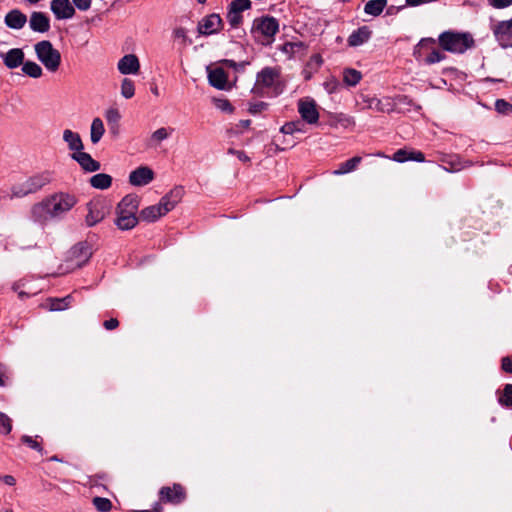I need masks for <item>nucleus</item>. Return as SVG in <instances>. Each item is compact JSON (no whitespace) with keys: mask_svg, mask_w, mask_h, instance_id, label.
I'll return each instance as SVG.
<instances>
[{"mask_svg":"<svg viewBox=\"0 0 512 512\" xmlns=\"http://www.w3.org/2000/svg\"><path fill=\"white\" fill-rule=\"evenodd\" d=\"M77 197L68 193H55L31 208V217L35 222L46 223L52 219H60L76 204Z\"/></svg>","mask_w":512,"mask_h":512,"instance_id":"1","label":"nucleus"},{"mask_svg":"<svg viewBox=\"0 0 512 512\" xmlns=\"http://www.w3.org/2000/svg\"><path fill=\"white\" fill-rule=\"evenodd\" d=\"M184 194V189L180 186L173 188L169 193L161 198L159 203L148 206L141 210L139 218L146 222H155L160 217L173 210L180 202Z\"/></svg>","mask_w":512,"mask_h":512,"instance_id":"2","label":"nucleus"},{"mask_svg":"<svg viewBox=\"0 0 512 512\" xmlns=\"http://www.w3.org/2000/svg\"><path fill=\"white\" fill-rule=\"evenodd\" d=\"M139 201L135 195H126L117 206V217L115 224L121 230H130L134 228L138 220L136 212L138 210Z\"/></svg>","mask_w":512,"mask_h":512,"instance_id":"3","label":"nucleus"},{"mask_svg":"<svg viewBox=\"0 0 512 512\" xmlns=\"http://www.w3.org/2000/svg\"><path fill=\"white\" fill-rule=\"evenodd\" d=\"M440 46L451 53H464L474 45V40L469 33L446 31L439 35Z\"/></svg>","mask_w":512,"mask_h":512,"instance_id":"4","label":"nucleus"},{"mask_svg":"<svg viewBox=\"0 0 512 512\" xmlns=\"http://www.w3.org/2000/svg\"><path fill=\"white\" fill-rule=\"evenodd\" d=\"M279 30L277 19L271 16H263L253 21L251 32L254 38L263 45H269L274 41V36Z\"/></svg>","mask_w":512,"mask_h":512,"instance_id":"5","label":"nucleus"},{"mask_svg":"<svg viewBox=\"0 0 512 512\" xmlns=\"http://www.w3.org/2000/svg\"><path fill=\"white\" fill-rule=\"evenodd\" d=\"M38 60L49 72H56L61 64V54L48 40H43L34 46Z\"/></svg>","mask_w":512,"mask_h":512,"instance_id":"6","label":"nucleus"},{"mask_svg":"<svg viewBox=\"0 0 512 512\" xmlns=\"http://www.w3.org/2000/svg\"><path fill=\"white\" fill-rule=\"evenodd\" d=\"M87 214L85 215V225L93 227L102 222L108 214V208L104 200L92 199L86 204Z\"/></svg>","mask_w":512,"mask_h":512,"instance_id":"7","label":"nucleus"},{"mask_svg":"<svg viewBox=\"0 0 512 512\" xmlns=\"http://www.w3.org/2000/svg\"><path fill=\"white\" fill-rule=\"evenodd\" d=\"M92 255L90 247L86 243H78L69 252L67 258V271L81 268L85 265Z\"/></svg>","mask_w":512,"mask_h":512,"instance_id":"8","label":"nucleus"},{"mask_svg":"<svg viewBox=\"0 0 512 512\" xmlns=\"http://www.w3.org/2000/svg\"><path fill=\"white\" fill-rule=\"evenodd\" d=\"M298 113L303 121L308 124H317L319 121V112L316 102L311 98L300 99L297 104Z\"/></svg>","mask_w":512,"mask_h":512,"instance_id":"9","label":"nucleus"},{"mask_svg":"<svg viewBox=\"0 0 512 512\" xmlns=\"http://www.w3.org/2000/svg\"><path fill=\"white\" fill-rule=\"evenodd\" d=\"M493 34L502 48L512 47V19L495 24Z\"/></svg>","mask_w":512,"mask_h":512,"instance_id":"10","label":"nucleus"},{"mask_svg":"<svg viewBox=\"0 0 512 512\" xmlns=\"http://www.w3.org/2000/svg\"><path fill=\"white\" fill-rule=\"evenodd\" d=\"M279 77H280V69L279 68L265 67L257 74L255 88L256 89L271 88L278 82Z\"/></svg>","mask_w":512,"mask_h":512,"instance_id":"11","label":"nucleus"},{"mask_svg":"<svg viewBox=\"0 0 512 512\" xmlns=\"http://www.w3.org/2000/svg\"><path fill=\"white\" fill-rule=\"evenodd\" d=\"M160 502L180 504L186 498L184 488L180 484H174L173 487L164 486L159 491Z\"/></svg>","mask_w":512,"mask_h":512,"instance_id":"12","label":"nucleus"},{"mask_svg":"<svg viewBox=\"0 0 512 512\" xmlns=\"http://www.w3.org/2000/svg\"><path fill=\"white\" fill-rule=\"evenodd\" d=\"M154 171L148 166H140L129 174V183L132 186H146L154 180Z\"/></svg>","mask_w":512,"mask_h":512,"instance_id":"13","label":"nucleus"},{"mask_svg":"<svg viewBox=\"0 0 512 512\" xmlns=\"http://www.w3.org/2000/svg\"><path fill=\"white\" fill-rule=\"evenodd\" d=\"M50 9L58 20L71 19L75 15V7L70 0H52Z\"/></svg>","mask_w":512,"mask_h":512,"instance_id":"14","label":"nucleus"},{"mask_svg":"<svg viewBox=\"0 0 512 512\" xmlns=\"http://www.w3.org/2000/svg\"><path fill=\"white\" fill-rule=\"evenodd\" d=\"M222 28V19L218 14H210L204 17L198 24V32L208 36L218 33Z\"/></svg>","mask_w":512,"mask_h":512,"instance_id":"15","label":"nucleus"},{"mask_svg":"<svg viewBox=\"0 0 512 512\" xmlns=\"http://www.w3.org/2000/svg\"><path fill=\"white\" fill-rule=\"evenodd\" d=\"M24 182V187L29 194L35 193L51 182V174L43 172L27 178Z\"/></svg>","mask_w":512,"mask_h":512,"instance_id":"16","label":"nucleus"},{"mask_svg":"<svg viewBox=\"0 0 512 512\" xmlns=\"http://www.w3.org/2000/svg\"><path fill=\"white\" fill-rule=\"evenodd\" d=\"M24 182V187L29 194L35 193L51 182V174L43 172L27 178Z\"/></svg>","mask_w":512,"mask_h":512,"instance_id":"17","label":"nucleus"},{"mask_svg":"<svg viewBox=\"0 0 512 512\" xmlns=\"http://www.w3.org/2000/svg\"><path fill=\"white\" fill-rule=\"evenodd\" d=\"M24 182V187L29 194L35 193L51 182V174L43 172L27 178Z\"/></svg>","mask_w":512,"mask_h":512,"instance_id":"18","label":"nucleus"},{"mask_svg":"<svg viewBox=\"0 0 512 512\" xmlns=\"http://www.w3.org/2000/svg\"><path fill=\"white\" fill-rule=\"evenodd\" d=\"M119 72L123 75L137 74L140 70V62L136 55H124L117 64Z\"/></svg>","mask_w":512,"mask_h":512,"instance_id":"19","label":"nucleus"},{"mask_svg":"<svg viewBox=\"0 0 512 512\" xmlns=\"http://www.w3.org/2000/svg\"><path fill=\"white\" fill-rule=\"evenodd\" d=\"M30 28L39 33H45L50 29V20L43 12H33L29 20Z\"/></svg>","mask_w":512,"mask_h":512,"instance_id":"20","label":"nucleus"},{"mask_svg":"<svg viewBox=\"0 0 512 512\" xmlns=\"http://www.w3.org/2000/svg\"><path fill=\"white\" fill-rule=\"evenodd\" d=\"M24 52L20 48H12L2 54L4 65L9 69H15L24 63Z\"/></svg>","mask_w":512,"mask_h":512,"instance_id":"21","label":"nucleus"},{"mask_svg":"<svg viewBox=\"0 0 512 512\" xmlns=\"http://www.w3.org/2000/svg\"><path fill=\"white\" fill-rule=\"evenodd\" d=\"M72 159L77 161L85 171L95 172L100 169V163L94 160L90 154L83 152V150L73 153Z\"/></svg>","mask_w":512,"mask_h":512,"instance_id":"22","label":"nucleus"},{"mask_svg":"<svg viewBox=\"0 0 512 512\" xmlns=\"http://www.w3.org/2000/svg\"><path fill=\"white\" fill-rule=\"evenodd\" d=\"M207 71L210 85L220 90L227 88V73L224 69L220 67L214 69L207 68Z\"/></svg>","mask_w":512,"mask_h":512,"instance_id":"23","label":"nucleus"},{"mask_svg":"<svg viewBox=\"0 0 512 512\" xmlns=\"http://www.w3.org/2000/svg\"><path fill=\"white\" fill-rule=\"evenodd\" d=\"M27 22V17L18 9H13L5 16V24L11 29H21Z\"/></svg>","mask_w":512,"mask_h":512,"instance_id":"24","label":"nucleus"},{"mask_svg":"<svg viewBox=\"0 0 512 512\" xmlns=\"http://www.w3.org/2000/svg\"><path fill=\"white\" fill-rule=\"evenodd\" d=\"M63 140L67 144L68 148L73 151V153H77L80 150H83L84 145L79 133L74 132L70 129H65L63 131Z\"/></svg>","mask_w":512,"mask_h":512,"instance_id":"25","label":"nucleus"},{"mask_svg":"<svg viewBox=\"0 0 512 512\" xmlns=\"http://www.w3.org/2000/svg\"><path fill=\"white\" fill-rule=\"evenodd\" d=\"M392 159L396 162H405L408 160L424 162L425 156L420 151L399 149L394 153Z\"/></svg>","mask_w":512,"mask_h":512,"instance_id":"26","label":"nucleus"},{"mask_svg":"<svg viewBox=\"0 0 512 512\" xmlns=\"http://www.w3.org/2000/svg\"><path fill=\"white\" fill-rule=\"evenodd\" d=\"M371 36V32L367 27L359 28L354 31L348 38V43L350 46L356 47L362 45L367 42Z\"/></svg>","mask_w":512,"mask_h":512,"instance_id":"27","label":"nucleus"},{"mask_svg":"<svg viewBox=\"0 0 512 512\" xmlns=\"http://www.w3.org/2000/svg\"><path fill=\"white\" fill-rule=\"evenodd\" d=\"M105 133L103 121L100 118H94L90 127V140L93 144H97Z\"/></svg>","mask_w":512,"mask_h":512,"instance_id":"28","label":"nucleus"},{"mask_svg":"<svg viewBox=\"0 0 512 512\" xmlns=\"http://www.w3.org/2000/svg\"><path fill=\"white\" fill-rule=\"evenodd\" d=\"M90 184L93 188L105 190L112 184V177L105 173L95 174L90 178Z\"/></svg>","mask_w":512,"mask_h":512,"instance_id":"29","label":"nucleus"},{"mask_svg":"<svg viewBox=\"0 0 512 512\" xmlns=\"http://www.w3.org/2000/svg\"><path fill=\"white\" fill-rule=\"evenodd\" d=\"M362 158L360 156H355L343 163H341L338 169L333 171V175H344L354 171L357 166L361 163Z\"/></svg>","mask_w":512,"mask_h":512,"instance_id":"30","label":"nucleus"},{"mask_svg":"<svg viewBox=\"0 0 512 512\" xmlns=\"http://www.w3.org/2000/svg\"><path fill=\"white\" fill-rule=\"evenodd\" d=\"M387 5V0H370L365 4L364 11L372 16L380 15Z\"/></svg>","mask_w":512,"mask_h":512,"instance_id":"31","label":"nucleus"},{"mask_svg":"<svg viewBox=\"0 0 512 512\" xmlns=\"http://www.w3.org/2000/svg\"><path fill=\"white\" fill-rule=\"evenodd\" d=\"M362 79L360 71L352 68H346L343 70V82L347 86H356Z\"/></svg>","mask_w":512,"mask_h":512,"instance_id":"32","label":"nucleus"},{"mask_svg":"<svg viewBox=\"0 0 512 512\" xmlns=\"http://www.w3.org/2000/svg\"><path fill=\"white\" fill-rule=\"evenodd\" d=\"M22 72L31 78H40L43 70L39 64L33 61H26L22 64Z\"/></svg>","mask_w":512,"mask_h":512,"instance_id":"33","label":"nucleus"},{"mask_svg":"<svg viewBox=\"0 0 512 512\" xmlns=\"http://www.w3.org/2000/svg\"><path fill=\"white\" fill-rule=\"evenodd\" d=\"M171 132H173L172 128L171 129H168L165 127L158 128L151 134L150 145L157 146L159 143L166 140L170 136Z\"/></svg>","mask_w":512,"mask_h":512,"instance_id":"34","label":"nucleus"},{"mask_svg":"<svg viewBox=\"0 0 512 512\" xmlns=\"http://www.w3.org/2000/svg\"><path fill=\"white\" fill-rule=\"evenodd\" d=\"M280 131L283 133V134H294L296 132H305V126L304 124L300 121V120H297V121H291V122H287L285 123Z\"/></svg>","mask_w":512,"mask_h":512,"instance_id":"35","label":"nucleus"},{"mask_svg":"<svg viewBox=\"0 0 512 512\" xmlns=\"http://www.w3.org/2000/svg\"><path fill=\"white\" fill-rule=\"evenodd\" d=\"M105 118L110 129L117 128L121 119V114L117 108H109L105 112Z\"/></svg>","mask_w":512,"mask_h":512,"instance_id":"36","label":"nucleus"},{"mask_svg":"<svg viewBox=\"0 0 512 512\" xmlns=\"http://www.w3.org/2000/svg\"><path fill=\"white\" fill-rule=\"evenodd\" d=\"M71 296H66L64 298H53L49 300V310L51 311H61L66 309L69 306Z\"/></svg>","mask_w":512,"mask_h":512,"instance_id":"37","label":"nucleus"},{"mask_svg":"<svg viewBox=\"0 0 512 512\" xmlns=\"http://www.w3.org/2000/svg\"><path fill=\"white\" fill-rule=\"evenodd\" d=\"M134 94V82L128 78H124L121 82V95L126 99H130L134 96Z\"/></svg>","mask_w":512,"mask_h":512,"instance_id":"38","label":"nucleus"},{"mask_svg":"<svg viewBox=\"0 0 512 512\" xmlns=\"http://www.w3.org/2000/svg\"><path fill=\"white\" fill-rule=\"evenodd\" d=\"M92 503L99 512H109L112 508V502L108 498L94 497Z\"/></svg>","mask_w":512,"mask_h":512,"instance_id":"39","label":"nucleus"},{"mask_svg":"<svg viewBox=\"0 0 512 512\" xmlns=\"http://www.w3.org/2000/svg\"><path fill=\"white\" fill-rule=\"evenodd\" d=\"M370 107H374L379 112H390L393 109L389 99H373Z\"/></svg>","mask_w":512,"mask_h":512,"instance_id":"40","label":"nucleus"},{"mask_svg":"<svg viewBox=\"0 0 512 512\" xmlns=\"http://www.w3.org/2000/svg\"><path fill=\"white\" fill-rule=\"evenodd\" d=\"M28 195V192L26 191V188L24 187V182L16 183L12 185L10 189V199L14 198H23Z\"/></svg>","mask_w":512,"mask_h":512,"instance_id":"41","label":"nucleus"},{"mask_svg":"<svg viewBox=\"0 0 512 512\" xmlns=\"http://www.w3.org/2000/svg\"><path fill=\"white\" fill-rule=\"evenodd\" d=\"M499 403L506 407H512V384H506L503 394L499 397Z\"/></svg>","mask_w":512,"mask_h":512,"instance_id":"42","label":"nucleus"},{"mask_svg":"<svg viewBox=\"0 0 512 512\" xmlns=\"http://www.w3.org/2000/svg\"><path fill=\"white\" fill-rule=\"evenodd\" d=\"M12 430V420L11 418L3 413L0 412V433L1 434H9Z\"/></svg>","mask_w":512,"mask_h":512,"instance_id":"43","label":"nucleus"},{"mask_svg":"<svg viewBox=\"0 0 512 512\" xmlns=\"http://www.w3.org/2000/svg\"><path fill=\"white\" fill-rule=\"evenodd\" d=\"M227 20L232 27L236 28L241 24L243 17L241 12L229 8L227 13Z\"/></svg>","mask_w":512,"mask_h":512,"instance_id":"44","label":"nucleus"},{"mask_svg":"<svg viewBox=\"0 0 512 512\" xmlns=\"http://www.w3.org/2000/svg\"><path fill=\"white\" fill-rule=\"evenodd\" d=\"M495 109L501 114H510L512 112V104L504 99H498L495 102Z\"/></svg>","mask_w":512,"mask_h":512,"instance_id":"45","label":"nucleus"},{"mask_svg":"<svg viewBox=\"0 0 512 512\" xmlns=\"http://www.w3.org/2000/svg\"><path fill=\"white\" fill-rule=\"evenodd\" d=\"M251 7L250 0H233L230 4L231 9L236 10L238 12H243Z\"/></svg>","mask_w":512,"mask_h":512,"instance_id":"46","label":"nucleus"},{"mask_svg":"<svg viewBox=\"0 0 512 512\" xmlns=\"http://www.w3.org/2000/svg\"><path fill=\"white\" fill-rule=\"evenodd\" d=\"M21 441L24 444L28 445L31 449H34V450L42 453L43 448H42L41 444L39 442H37L33 437L24 435V436H22Z\"/></svg>","mask_w":512,"mask_h":512,"instance_id":"47","label":"nucleus"},{"mask_svg":"<svg viewBox=\"0 0 512 512\" xmlns=\"http://www.w3.org/2000/svg\"><path fill=\"white\" fill-rule=\"evenodd\" d=\"M445 59V55L438 50H433L425 59L427 64L438 63Z\"/></svg>","mask_w":512,"mask_h":512,"instance_id":"48","label":"nucleus"},{"mask_svg":"<svg viewBox=\"0 0 512 512\" xmlns=\"http://www.w3.org/2000/svg\"><path fill=\"white\" fill-rule=\"evenodd\" d=\"M73 6L80 11H87L91 7L92 0H72Z\"/></svg>","mask_w":512,"mask_h":512,"instance_id":"49","label":"nucleus"},{"mask_svg":"<svg viewBox=\"0 0 512 512\" xmlns=\"http://www.w3.org/2000/svg\"><path fill=\"white\" fill-rule=\"evenodd\" d=\"M489 4L497 9L507 8L512 5V0H489Z\"/></svg>","mask_w":512,"mask_h":512,"instance_id":"50","label":"nucleus"},{"mask_svg":"<svg viewBox=\"0 0 512 512\" xmlns=\"http://www.w3.org/2000/svg\"><path fill=\"white\" fill-rule=\"evenodd\" d=\"M301 47H303V44L301 42H297V43L288 42L283 45L282 50L285 53H294L295 49H299Z\"/></svg>","mask_w":512,"mask_h":512,"instance_id":"51","label":"nucleus"},{"mask_svg":"<svg viewBox=\"0 0 512 512\" xmlns=\"http://www.w3.org/2000/svg\"><path fill=\"white\" fill-rule=\"evenodd\" d=\"M228 152L230 154L235 155L242 162H248L250 160V158L243 151H239V150H235V149L230 148L228 150Z\"/></svg>","mask_w":512,"mask_h":512,"instance_id":"52","label":"nucleus"},{"mask_svg":"<svg viewBox=\"0 0 512 512\" xmlns=\"http://www.w3.org/2000/svg\"><path fill=\"white\" fill-rule=\"evenodd\" d=\"M502 369L507 373H512V358L507 356L502 359Z\"/></svg>","mask_w":512,"mask_h":512,"instance_id":"53","label":"nucleus"},{"mask_svg":"<svg viewBox=\"0 0 512 512\" xmlns=\"http://www.w3.org/2000/svg\"><path fill=\"white\" fill-rule=\"evenodd\" d=\"M103 326L107 330H114L119 326V321L116 318H111L109 320L104 321Z\"/></svg>","mask_w":512,"mask_h":512,"instance_id":"54","label":"nucleus"},{"mask_svg":"<svg viewBox=\"0 0 512 512\" xmlns=\"http://www.w3.org/2000/svg\"><path fill=\"white\" fill-rule=\"evenodd\" d=\"M217 107L222 111L232 112V106L228 100H219Z\"/></svg>","mask_w":512,"mask_h":512,"instance_id":"55","label":"nucleus"},{"mask_svg":"<svg viewBox=\"0 0 512 512\" xmlns=\"http://www.w3.org/2000/svg\"><path fill=\"white\" fill-rule=\"evenodd\" d=\"M0 481L4 482L6 485L9 486H14L16 484V479L12 475L1 476Z\"/></svg>","mask_w":512,"mask_h":512,"instance_id":"56","label":"nucleus"},{"mask_svg":"<svg viewBox=\"0 0 512 512\" xmlns=\"http://www.w3.org/2000/svg\"><path fill=\"white\" fill-rule=\"evenodd\" d=\"M396 101L399 105H412V99H410L408 96H399L397 97Z\"/></svg>","mask_w":512,"mask_h":512,"instance_id":"57","label":"nucleus"},{"mask_svg":"<svg viewBox=\"0 0 512 512\" xmlns=\"http://www.w3.org/2000/svg\"><path fill=\"white\" fill-rule=\"evenodd\" d=\"M6 374L4 365L0 364V386H4L6 383Z\"/></svg>","mask_w":512,"mask_h":512,"instance_id":"58","label":"nucleus"},{"mask_svg":"<svg viewBox=\"0 0 512 512\" xmlns=\"http://www.w3.org/2000/svg\"><path fill=\"white\" fill-rule=\"evenodd\" d=\"M174 36L176 38H182V39H185L186 38V31L184 28H177L174 30Z\"/></svg>","mask_w":512,"mask_h":512,"instance_id":"59","label":"nucleus"},{"mask_svg":"<svg viewBox=\"0 0 512 512\" xmlns=\"http://www.w3.org/2000/svg\"><path fill=\"white\" fill-rule=\"evenodd\" d=\"M337 87V82L335 80H332L331 82L326 83V89L329 93H333Z\"/></svg>","mask_w":512,"mask_h":512,"instance_id":"60","label":"nucleus"},{"mask_svg":"<svg viewBox=\"0 0 512 512\" xmlns=\"http://www.w3.org/2000/svg\"><path fill=\"white\" fill-rule=\"evenodd\" d=\"M150 510L153 512H162L163 508H162V505L160 502H156V503H154L152 509H150Z\"/></svg>","mask_w":512,"mask_h":512,"instance_id":"61","label":"nucleus"},{"mask_svg":"<svg viewBox=\"0 0 512 512\" xmlns=\"http://www.w3.org/2000/svg\"><path fill=\"white\" fill-rule=\"evenodd\" d=\"M428 43L434 44V43H435V40H434V39H432V38H424V39H422V40L419 42V44H418V45H419V46H424V45H426V44H428Z\"/></svg>","mask_w":512,"mask_h":512,"instance_id":"62","label":"nucleus"},{"mask_svg":"<svg viewBox=\"0 0 512 512\" xmlns=\"http://www.w3.org/2000/svg\"><path fill=\"white\" fill-rule=\"evenodd\" d=\"M250 120H242L240 121V124L242 127L247 128L250 125Z\"/></svg>","mask_w":512,"mask_h":512,"instance_id":"63","label":"nucleus"},{"mask_svg":"<svg viewBox=\"0 0 512 512\" xmlns=\"http://www.w3.org/2000/svg\"><path fill=\"white\" fill-rule=\"evenodd\" d=\"M50 461H61L56 455L49 458Z\"/></svg>","mask_w":512,"mask_h":512,"instance_id":"64","label":"nucleus"}]
</instances>
